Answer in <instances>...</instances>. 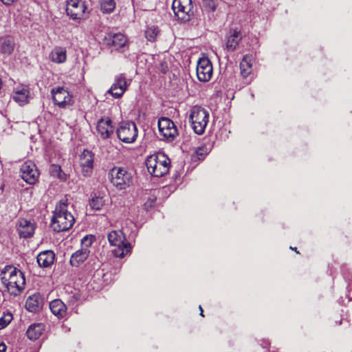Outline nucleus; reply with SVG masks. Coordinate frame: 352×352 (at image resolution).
Returning a JSON list of instances; mask_svg holds the SVG:
<instances>
[{
  "label": "nucleus",
  "instance_id": "f257e3e1",
  "mask_svg": "<svg viewBox=\"0 0 352 352\" xmlns=\"http://www.w3.org/2000/svg\"><path fill=\"white\" fill-rule=\"evenodd\" d=\"M75 222L73 214L67 210L66 201H60L56 206L51 221L52 229L57 232L69 230Z\"/></svg>",
  "mask_w": 352,
  "mask_h": 352
},
{
  "label": "nucleus",
  "instance_id": "f03ea898",
  "mask_svg": "<svg viewBox=\"0 0 352 352\" xmlns=\"http://www.w3.org/2000/svg\"><path fill=\"white\" fill-rule=\"evenodd\" d=\"M1 279L11 295L17 296L24 289L25 284L24 275L16 268L12 267L5 268L1 274Z\"/></svg>",
  "mask_w": 352,
  "mask_h": 352
},
{
  "label": "nucleus",
  "instance_id": "7ed1b4c3",
  "mask_svg": "<svg viewBox=\"0 0 352 352\" xmlns=\"http://www.w3.org/2000/svg\"><path fill=\"white\" fill-rule=\"evenodd\" d=\"M170 164V159L164 153L150 155L146 161L148 171L157 177H162L168 173Z\"/></svg>",
  "mask_w": 352,
  "mask_h": 352
},
{
  "label": "nucleus",
  "instance_id": "20e7f679",
  "mask_svg": "<svg viewBox=\"0 0 352 352\" xmlns=\"http://www.w3.org/2000/svg\"><path fill=\"white\" fill-rule=\"evenodd\" d=\"M189 122L194 132L202 135L209 121V113L201 106L195 105L189 110Z\"/></svg>",
  "mask_w": 352,
  "mask_h": 352
},
{
  "label": "nucleus",
  "instance_id": "39448f33",
  "mask_svg": "<svg viewBox=\"0 0 352 352\" xmlns=\"http://www.w3.org/2000/svg\"><path fill=\"white\" fill-rule=\"evenodd\" d=\"M108 240L111 245L116 248L113 250V254L119 258H123L131 250V243L126 241L125 236L121 230H113L108 234Z\"/></svg>",
  "mask_w": 352,
  "mask_h": 352
},
{
  "label": "nucleus",
  "instance_id": "423d86ee",
  "mask_svg": "<svg viewBox=\"0 0 352 352\" xmlns=\"http://www.w3.org/2000/svg\"><path fill=\"white\" fill-rule=\"evenodd\" d=\"M109 178L111 184L119 190H125L133 184L131 174L121 167L111 168Z\"/></svg>",
  "mask_w": 352,
  "mask_h": 352
},
{
  "label": "nucleus",
  "instance_id": "0eeeda50",
  "mask_svg": "<svg viewBox=\"0 0 352 352\" xmlns=\"http://www.w3.org/2000/svg\"><path fill=\"white\" fill-rule=\"evenodd\" d=\"M172 8L175 16L182 23L189 21L194 14L192 0H173Z\"/></svg>",
  "mask_w": 352,
  "mask_h": 352
},
{
  "label": "nucleus",
  "instance_id": "6e6552de",
  "mask_svg": "<svg viewBox=\"0 0 352 352\" xmlns=\"http://www.w3.org/2000/svg\"><path fill=\"white\" fill-rule=\"evenodd\" d=\"M118 138L122 142L131 144L138 137V131L136 124L133 122H122L116 130Z\"/></svg>",
  "mask_w": 352,
  "mask_h": 352
},
{
  "label": "nucleus",
  "instance_id": "1a4fd4ad",
  "mask_svg": "<svg viewBox=\"0 0 352 352\" xmlns=\"http://www.w3.org/2000/svg\"><path fill=\"white\" fill-rule=\"evenodd\" d=\"M158 129L162 139L169 142L173 141L178 134L175 123L166 117L159 119Z\"/></svg>",
  "mask_w": 352,
  "mask_h": 352
},
{
  "label": "nucleus",
  "instance_id": "9d476101",
  "mask_svg": "<svg viewBox=\"0 0 352 352\" xmlns=\"http://www.w3.org/2000/svg\"><path fill=\"white\" fill-rule=\"evenodd\" d=\"M87 7L81 0H68L66 12L71 19L75 21H81L85 19Z\"/></svg>",
  "mask_w": 352,
  "mask_h": 352
},
{
  "label": "nucleus",
  "instance_id": "9b49d317",
  "mask_svg": "<svg viewBox=\"0 0 352 352\" xmlns=\"http://www.w3.org/2000/svg\"><path fill=\"white\" fill-rule=\"evenodd\" d=\"M52 100L60 108H67L73 104L72 96L67 89L62 87L54 88L51 91Z\"/></svg>",
  "mask_w": 352,
  "mask_h": 352
},
{
  "label": "nucleus",
  "instance_id": "f8f14e48",
  "mask_svg": "<svg viewBox=\"0 0 352 352\" xmlns=\"http://www.w3.org/2000/svg\"><path fill=\"white\" fill-rule=\"evenodd\" d=\"M213 74V67L211 61L207 57L200 58L197 65V76L201 82L209 81Z\"/></svg>",
  "mask_w": 352,
  "mask_h": 352
},
{
  "label": "nucleus",
  "instance_id": "ddd939ff",
  "mask_svg": "<svg viewBox=\"0 0 352 352\" xmlns=\"http://www.w3.org/2000/svg\"><path fill=\"white\" fill-rule=\"evenodd\" d=\"M130 83L131 80H127L124 74H119L116 76L114 82L107 92L115 98H119L126 91Z\"/></svg>",
  "mask_w": 352,
  "mask_h": 352
},
{
  "label": "nucleus",
  "instance_id": "4468645a",
  "mask_svg": "<svg viewBox=\"0 0 352 352\" xmlns=\"http://www.w3.org/2000/svg\"><path fill=\"white\" fill-rule=\"evenodd\" d=\"M21 175L22 179L29 184H34L39 175L35 164L31 161H27L21 165Z\"/></svg>",
  "mask_w": 352,
  "mask_h": 352
},
{
  "label": "nucleus",
  "instance_id": "2eb2a0df",
  "mask_svg": "<svg viewBox=\"0 0 352 352\" xmlns=\"http://www.w3.org/2000/svg\"><path fill=\"white\" fill-rule=\"evenodd\" d=\"M12 98L20 106H23L30 102V91L28 85H18L14 87Z\"/></svg>",
  "mask_w": 352,
  "mask_h": 352
},
{
  "label": "nucleus",
  "instance_id": "dca6fc26",
  "mask_svg": "<svg viewBox=\"0 0 352 352\" xmlns=\"http://www.w3.org/2000/svg\"><path fill=\"white\" fill-rule=\"evenodd\" d=\"M97 135L102 140L110 138L113 134L114 129L110 118H101L98 121L96 126Z\"/></svg>",
  "mask_w": 352,
  "mask_h": 352
},
{
  "label": "nucleus",
  "instance_id": "f3484780",
  "mask_svg": "<svg viewBox=\"0 0 352 352\" xmlns=\"http://www.w3.org/2000/svg\"><path fill=\"white\" fill-rule=\"evenodd\" d=\"M94 153L88 150H84L80 155V164L85 176H89L92 172L94 166Z\"/></svg>",
  "mask_w": 352,
  "mask_h": 352
},
{
  "label": "nucleus",
  "instance_id": "a211bd4d",
  "mask_svg": "<svg viewBox=\"0 0 352 352\" xmlns=\"http://www.w3.org/2000/svg\"><path fill=\"white\" fill-rule=\"evenodd\" d=\"M241 39L242 34L239 30L236 28L230 30L226 37V50L230 52L235 50Z\"/></svg>",
  "mask_w": 352,
  "mask_h": 352
},
{
  "label": "nucleus",
  "instance_id": "6ab92c4d",
  "mask_svg": "<svg viewBox=\"0 0 352 352\" xmlns=\"http://www.w3.org/2000/svg\"><path fill=\"white\" fill-rule=\"evenodd\" d=\"M34 230L35 225L30 221H28L27 219H21L19 220V222L17 223V230L21 237H31L34 233Z\"/></svg>",
  "mask_w": 352,
  "mask_h": 352
},
{
  "label": "nucleus",
  "instance_id": "aec40b11",
  "mask_svg": "<svg viewBox=\"0 0 352 352\" xmlns=\"http://www.w3.org/2000/svg\"><path fill=\"white\" fill-rule=\"evenodd\" d=\"M43 304V298L39 294H34L26 300L25 307L30 312L36 313L42 309Z\"/></svg>",
  "mask_w": 352,
  "mask_h": 352
},
{
  "label": "nucleus",
  "instance_id": "412c9836",
  "mask_svg": "<svg viewBox=\"0 0 352 352\" xmlns=\"http://www.w3.org/2000/svg\"><path fill=\"white\" fill-rule=\"evenodd\" d=\"M50 309L52 313L58 318H63L67 315V307L60 299H55L51 301Z\"/></svg>",
  "mask_w": 352,
  "mask_h": 352
},
{
  "label": "nucleus",
  "instance_id": "4be33fe9",
  "mask_svg": "<svg viewBox=\"0 0 352 352\" xmlns=\"http://www.w3.org/2000/svg\"><path fill=\"white\" fill-rule=\"evenodd\" d=\"M55 254L52 250H45L40 252L37 257V263L40 267H48L54 263Z\"/></svg>",
  "mask_w": 352,
  "mask_h": 352
},
{
  "label": "nucleus",
  "instance_id": "5701e85b",
  "mask_svg": "<svg viewBox=\"0 0 352 352\" xmlns=\"http://www.w3.org/2000/svg\"><path fill=\"white\" fill-rule=\"evenodd\" d=\"M89 253L90 250L87 248H81L76 251L71 256V265L75 267L78 266L88 258Z\"/></svg>",
  "mask_w": 352,
  "mask_h": 352
},
{
  "label": "nucleus",
  "instance_id": "b1692460",
  "mask_svg": "<svg viewBox=\"0 0 352 352\" xmlns=\"http://www.w3.org/2000/svg\"><path fill=\"white\" fill-rule=\"evenodd\" d=\"M50 59L51 61L60 64L67 60V51L63 47H55L50 54Z\"/></svg>",
  "mask_w": 352,
  "mask_h": 352
},
{
  "label": "nucleus",
  "instance_id": "393cba45",
  "mask_svg": "<svg viewBox=\"0 0 352 352\" xmlns=\"http://www.w3.org/2000/svg\"><path fill=\"white\" fill-rule=\"evenodd\" d=\"M45 331V325L43 323L32 324L27 330L26 334L30 340H35L40 338Z\"/></svg>",
  "mask_w": 352,
  "mask_h": 352
},
{
  "label": "nucleus",
  "instance_id": "a878e982",
  "mask_svg": "<svg viewBox=\"0 0 352 352\" xmlns=\"http://www.w3.org/2000/svg\"><path fill=\"white\" fill-rule=\"evenodd\" d=\"M109 41L108 44L113 46L116 50L124 47L127 43L126 36L121 33L109 34Z\"/></svg>",
  "mask_w": 352,
  "mask_h": 352
},
{
  "label": "nucleus",
  "instance_id": "bb28decb",
  "mask_svg": "<svg viewBox=\"0 0 352 352\" xmlns=\"http://www.w3.org/2000/svg\"><path fill=\"white\" fill-rule=\"evenodd\" d=\"M14 41L10 36L0 39V52L3 54H11L14 51Z\"/></svg>",
  "mask_w": 352,
  "mask_h": 352
},
{
  "label": "nucleus",
  "instance_id": "cd10ccee",
  "mask_svg": "<svg viewBox=\"0 0 352 352\" xmlns=\"http://www.w3.org/2000/svg\"><path fill=\"white\" fill-rule=\"evenodd\" d=\"M252 58L245 55L240 63L241 74L244 78H247L252 72Z\"/></svg>",
  "mask_w": 352,
  "mask_h": 352
},
{
  "label": "nucleus",
  "instance_id": "c85d7f7f",
  "mask_svg": "<svg viewBox=\"0 0 352 352\" xmlns=\"http://www.w3.org/2000/svg\"><path fill=\"white\" fill-rule=\"evenodd\" d=\"M104 197L100 194L94 195L89 201V206L94 210H100L105 204Z\"/></svg>",
  "mask_w": 352,
  "mask_h": 352
},
{
  "label": "nucleus",
  "instance_id": "c756f323",
  "mask_svg": "<svg viewBox=\"0 0 352 352\" xmlns=\"http://www.w3.org/2000/svg\"><path fill=\"white\" fill-rule=\"evenodd\" d=\"M116 2L114 0H100V11L103 14H111L116 8Z\"/></svg>",
  "mask_w": 352,
  "mask_h": 352
},
{
  "label": "nucleus",
  "instance_id": "7c9ffc66",
  "mask_svg": "<svg viewBox=\"0 0 352 352\" xmlns=\"http://www.w3.org/2000/svg\"><path fill=\"white\" fill-rule=\"evenodd\" d=\"M160 34L159 28L156 25H151L147 28L145 31L146 39L151 42L155 41Z\"/></svg>",
  "mask_w": 352,
  "mask_h": 352
},
{
  "label": "nucleus",
  "instance_id": "2f4dec72",
  "mask_svg": "<svg viewBox=\"0 0 352 352\" xmlns=\"http://www.w3.org/2000/svg\"><path fill=\"white\" fill-rule=\"evenodd\" d=\"M208 155V151L206 147H199L192 155V160L193 162H197L204 160Z\"/></svg>",
  "mask_w": 352,
  "mask_h": 352
},
{
  "label": "nucleus",
  "instance_id": "473e14b6",
  "mask_svg": "<svg viewBox=\"0 0 352 352\" xmlns=\"http://www.w3.org/2000/svg\"><path fill=\"white\" fill-rule=\"evenodd\" d=\"M13 316L11 313L4 314L0 318V330L7 327L10 322L12 320Z\"/></svg>",
  "mask_w": 352,
  "mask_h": 352
},
{
  "label": "nucleus",
  "instance_id": "72a5a7b5",
  "mask_svg": "<svg viewBox=\"0 0 352 352\" xmlns=\"http://www.w3.org/2000/svg\"><path fill=\"white\" fill-rule=\"evenodd\" d=\"M203 6L208 12H214L217 8L216 3L213 0H204Z\"/></svg>",
  "mask_w": 352,
  "mask_h": 352
},
{
  "label": "nucleus",
  "instance_id": "f704fd0d",
  "mask_svg": "<svg viewBox=\"0 0 352 352\" xmlns=\"http://www.w3.org/2000/svg\"><path fill=\"white\" fill-rule=\"evenodd\" d=\"M94 241L93 236L86 235L81 239L82 248H89L91 245Z\"/></svg>",
  "mask_w": 352,
  "mask_h": 352
},
{
  "label": "nucleus",
  "instance_id": "c9c22d12",
  "mask_svg": "<svg viewBox=\"0 0 352 352\" xmlns=\"http://www.w3.org/2000/svg\"><path fill=\"white\" fill-rule=\"evenodd\" d=\"M50 171L54 175H56L60 177V173L61 172V168L60 166L52 164L50 167Z\"/></svg>",
  "mask_w": 352,
  "mask_h": 352
},
{
  "label": "nucleus",
  "instance_id": "e433bc0d",
  "mask_svg": "<svg viewBox=\"0 0 352 352\" xmlns=\"http://www.w3.org/2000/svg\"><path fill=\"white\" fill-rule=\"evenodd\" d=\"M79 295L78 294H74L69 297V302L72 304H75L76 302L79 300Z\"/></svg>",
  "mask_w": 352,
  "mask_h": 352
},
{
  "label": "nucleus",
  "instance_id": "4c0bfd02",
  "mask_svg": "<svg viewBox=\"0 0 352 352\" xmlns=\"http://www.w3.org/2000/svg\"><path fill=\"white\" fill-rule=\"evenodd\" d=\"M6 345L4 343H0V352H6Z\"/></svg>",
  "mask_w": 352,
  "mask_h": 352
},
{
  "label": "nucleus",
  "instance_id": "58836bf2",
  "mask_svg": "<svg viewBox=\"0 0 352 352\" xmlns=\"http://www.w3.org/2000/svg\"><path fill=\"white\" fill-rule=\"evenodd\" d=\"M6 5H10L16 0H1Z\"/></svg>",
  "mask_w": 352,
  "mask_h": 352
},
{
  "label": "nucleus",
  "instance_id": "ea45409f",
  "mask_svg": "<svg viewBox=\"0 0 352 352\" xmlns=\"http://www.w3.org/2000/svg\"><path fill=\"white\" fill-rule=\"evenodd\" d=\"M199 309L200 310V315L204 316V314H203L204 311H203V309L201 305H199Z\"/></svg>",
  "mask_w": 352,
  "mask_h": 352
},
{
  "label": "nucleus",
  "instance_id": "a19ab883",
  "mask_svg": "<svg viewBox=\"0 0 352 352\" xmlns=\"http://www.w3.org/2000/svg\"><path fill=\"white\" fill-rule=\"evenodd\" d=\"M290 248H291L292 250H295L297 253H298V252L296 250V248H293L290 247Z\"/></svg>",
  "mask_w": 352,
  "mask_h": 352
}]
</instances>
